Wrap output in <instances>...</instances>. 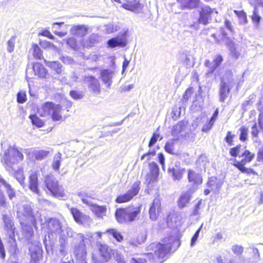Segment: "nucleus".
Returning a JSON list of instances; mask_svg holds the SVG:
<instances>
[{
    "label": "nucleus",
    "mask_w": 263,
    "mask_h": 263,
    "mask_svg": "<svg viewBox=\"0 0 263 263\" xmlns=\"http://www.w3.org/2000/svg\"><path fill=\"white\" fill-rule=\"evenodd\" d=\"M140 181H136L133 183L131 188L128 191L124 194H121L117 197L116 201L117 203H123L129 201L135 196L138 194L139 192Z\"/></svg>",
    "instance_id": "nucleus-10"
},
{
    "label": "nucleus",
    "mask_w": 263,
    "mask_h": 263,
    "mask_svg": "<svg viewBox=\"0 0 263 263\" xmlns=\"http://www.w3.org/2000/svg\"><path fill=\"white\" fill-rule=\"evenodd\" d=\"M194 92V89L193 87H191L188 88L184 92V94L183 96V101L186 102L191 97L192 94Z\"/></svg>",
    "instance_id": "nucleus-53"
},
{
    "label": "nucleus",
    "mask_w": 263,
    "mask_h": 263,
    "mask_svg": "<svg viewBox=\"0 0 263 263\" xmlns=\"http://www.w3.org/2000/svg\"><path fill=\"white\" fill-rule=\"evenodd\" d=\"M84 81L87 83L90 91L95 94L100 93V85L99 81L92 76L86 77Z\"/></svg>",
    "instance_id": "nucleus-23"
},
{
    "label": "nucleus",
    "mask_w": 263,
    "mask_h": 263,
    "mask_svg": "<svg viewBox=\"0 0 263 263\" xmlns=\"http://www.w3.org/2000/svg\"><path fill=\"white\" fill-rule=\"evenodd\" d=\"M23 158V155L16 148L9 146L2 154L1 162L7 171L13 173L15 166Z\"/></svg>",
    "instance_id": "nucleus-2"
},
{
    "label": "nucleus",
    "mask_w": 263,
    "mask_h": 263,
    "mask_svg": "<svg viewBox=\"0 0 263 263\" xmlns=\"http://www.w3.org/2000/svg\"><path fill=\"white\" fill-rule=\"evenodd\" d=\"M140 213L141 206L130 205L125 208L117 209L115 217L118 223L128 224L138 219Z\"/></svg>",
    "instance_id": "nucleus-3"
},
{
    "label": "nucleus",
    "mask_w": 263,
    "mask_h": 263,
    "mask_svg": "<svg viewBox=\"0 0 263 263\" xmlns=\"http://www.w3.org/2000/svg\"><path fill=\"white\" fill-rule=\"evenodd\" d=\"M4 229L9 238H13L15 236V227L12 218L7 215H3Z\"/></svg>",
    "instance_id": "nucleus-15"
},
{
    "label": "nucleus",
    "mask_w": 263,
    "mask_h": 263,
    "mask_svg": "<svg viewBox=\"0 0 263 263\" xmlns=\"http://www.w3.org/2000/svg\"><path fill=\"white\" fill-rule=\"evenodd\" d=\"M241 146L240 145H237L235 147L230 149V154L233 157H236L239 155H241L242 152L241 151Z\"/></svg>",
    "instance_id": "nucleus-51"
},
{
    "label": "nucleus",
    "mask_w": 263,
    "mask_h": 263,
    "mask_svg": "<svg viewBox=\"0 0 263 263\" xmlns=\"http://www.w3.org/2000/svg\"><path fill=\"white\" fill-rule=\"evenodd\" d=\"M105 31L107 33H111L118 31L119 26L116 24L109 23L105 25Z\"/></svg>",
    "instance_id": "nucleus-48"
},
{
    "label": "nucleus",
    "mask_w": 263,
    "mask_h": 263,
    "mask_svg": "<svg viewBox=\"0 0 263 263\" xmlns=\"http://www.w3.org/2000/svg\"><path fill=\"white\" fill-rule=\"evenodd\" d=\"M241 157H244L241 160L245 162L248 163L251 161L253 158L254 157V154H252L250 151L245 150L241 154Z\"/></svg>",
    "instance_id": "nucleus-45"
},
{
    "label": "nucleus",
    "mask_w": 263,
    "mask_h": 263,
    "mask_svg": "<svg viewBox=\"0 0 263 263\" xmlns=\"http://www.w3.org/2000/svg\"><path fill=\"white\" fill-rule=\"evenodd\" d=\"M44 183L47 190L55 197H64L65 196L63 187L60 185L55 178L52 175L45 176Z\"/></svg>",
    "instance_id": "nucleus-5"
},
{
    "label": "nucleus",
    "mask_w": 263,
    "mask_h": 263,
    "mask_svg": "<svg viewBox=\"0 0 263 263\" xmlns=\"http://www.w3.org/2000/svg\"><path fill=\"white\" fill-rule=\"evenodd\" d=\"M158 130L159 128H158L157 130L153 133V136L148 143V146L149 147L153 146L157 142L159 138L160 140H161L162 139V137L160 136V134L158 132Z\"/></svg>",
    "instance_id": "nucleus-43"
},
{
    "label": "nucleus",
    "mask_w": 263,
    "mask_h": 263,
    "mask_svg": "<svg viewBox=\"0 0 263 263\" xmlns=\"http://www.w3.org/2000/svg\"><path fill=\"white\" fill-rule=\"evenodd\" d=\"M30 51H32L33 55L36 59H41L42 58V53L41 50L39 46L36 44H33L30 49Z\"/></svg>",
    "instance_id": "nucleus-41"
},
{
    "label": "nucleus",
    "mask_w": 263,
    "mask_h": 263,
    "mask_svg": "<svg viewBox=\"0 0 263 263\" xmlns=\"http://www.w3.org/2000/svg\"><path fill=\"white\" fill-rule=\"evenodd\" d=\"M60 59L65 64L70 65L74 63L73 59L68 56H63L60 58Z\"/></svg>",
    "instance_id": "nucleus-64"
},
{
    "label": "nucleus",
    "mask_w": 263,
    "mask_h": 263,
    "mask_svg": "<svg viewBox=\"0 0 263 263\" xmlns=\"http://www.w3.org/2000/svg\"><path fill=\"white\" fill-rule=\"evenodd\" d=\"M106 232L112 235L118 241H121L123 240V236L115 229L107 230Z\"/></svg>",
    "instance_id": "nucleus-47"
},
{
    "label": "nucleus",
    "mask_w": 263,
    "mask_h": 263,
    "mask_svg": "<svg viewBox=\"0 0 263 263\" xmlns=\"http://www.w3.org/2000/svg\"><path fill=\"white\" fill-rule=\"evenodd\" d=\"M99 251L101 255L106 261H107L110 258L111 249L107 245L101 244Z\"/></svg>",
    "instance_id": "nucleus-34"
},
{
    "label": "nucleus",
    "mask_w": 263,
    "mask_h": 263,
    "mask_svg": "<svg viewBox=\"0 0 263 263\" xmlns=\"http://www.w3.org/2000/svg\"><path fill=\"white\" fill-rule=\"evenodd\" d=\"M117 2L118 3H122L121 0H111ZM126 2L122 5L123 8L124 9L132 11L135 13H139L143 9V5L140 3L139 1L137 0H123Z\"/></svg>",
    "instance_id": "nucleus-13"
},
{
    "label": "nucleus",
    "mask_w": 263,
    "mask_h": 263,
    "mask_svg": "<svg viewBox=\"0 0 263 263\" xmlns=\"http://www.w3.org/2000/svg\"><path fill=\"white\" fill-rule=\"evenodd\" d=\"M80 237L82 239V241L74 249V254L78 260H79L82 263H86V257L87 255L86 247L84 243V236L83 234H79Z\"/></svg>",
    "instance_id": "nucleus-14"
},
{
    "label": "nucleus",
    "mask_w": 263,
    "mask_h": 263,
    "mask_svg": "<svg viewBox=\"0 0 263 263\" xmlns=\"http://www.w3.org/2000/svg\"><path fill=\"white\" fill-rule=\"evenodd\" d=\"M70 96L75 100L81 99L84 97L83 91H77L76 90H71L70 91Z\"/></svg>",
    "instance_id": "nucleus-52"
},
{
    "label": "nucleus",
    "mask_w": 263,
    "mask_h": 263,
    "mask_svg": "<svg viewBox=\"0 0 263 263\" xmlns=\"http://www.w3.org/2000/svg\"><path fill=\"white\" fill-rule=\"evenodd\" d=\"M25 222L23 221L22 223H20L22 229L26 233V237H31L33 235V226L31 223L30 224H27Z\"/></svg>",
    "instance_id": "nucleus-38"
},
{
    "label": "nucleus",
    "mask_w": 263,
    "mask_h": 263,
    "mask_svg": "<svg viewBox=\"0 0 263 263\" xmlns=\"http://www.w3.org/2000/svg\"><path fill=\"white\" fill-rule=\"evenodd\" d=\"M45 221L44 217L42 216L41 213L37 211L30 223H31L33 227L36 230L37 228V224L40 223L41 225H42Z\"/></svg>",
    "instance_id": "nucleus-33"
},
{
    "label": "nucleus",
    "mask_w": 263,
    "mask_h": 263,
    "mask_svg": "<svg viewBox=\"0 0 263 263\" xmlns=\"http://www.w3.org/2000/svg\"><path fill=\"white\" fill-rule=\"evenodd\" d=\"M39 173L37 171H31L29 179V188L34 193L37 195V200L40 203L49 204L48 200L44 199L40 193L38 187V176Z\"/></svg>",
    "instance_id": "nucleus-7"
},
{
    "label": "nucleus",
    "mask_w": 263,
    "mask_h": 263,
    "mask_svg": "<svg viewBox=\"0 0 263 263\" xmlns=\"http://www.w3.org/2000/svg\"><path fill=\"white\" fill-rule=\"evenodd\" d=\"M202 224L200 227V228L196 231V232H195V234L194 235V236H193V237L192 238V239H191V246L192 247H193L195 243H196V241H197L198 237H199V233H200V231L202 228Z\"/></svg>",
    "instance_id": "nucleus-62"
},
{
    "label": "nucleus",
    "mask_w": 263,
    "mask_h": 263,
    "mask_svg": "<svg viewBox=\"0 0 263 263\" xmlns=\"http://www.w3.org/2000/svg\"><path fill=\"white\" fill-rule=\"evenodd\" d=\"M32 124L38 127H42L44 122L40 119L38 116H29Z\"/></svg>",
    "instance_id": "nucleus-50"
},
{
    "label": "nucleus",
    "mask_w": 263,
    "mask_h": 263,
    "mask_svg": "<svg viewBox=\"0 0 263 263\" xmlns=\"http://www.w3.org/2000/svg\"><path fill=\"white\" fill-rule=\"evenodd\" d=\"M187 178L189 181L196 185H198L202 183V178L201 175L195 172L193 170H189L188 172Z\"/></svg>",
    "instance_id": "nucleus-29"
},
{
    "label": "nucleus",
    "mask_w": 263,
    "mask_h": 263,
    "mask_svg": "<svg viewBox=\"0 0 263 263\" xmlns=\"http://www.w3.org/2000/svg\"><path fill=\"white\" fill-rule=\"evenodd\" d=\"M177 139H173L166 142L165 145V149L167 153L171 154H174L175 143Z\"/></svg>",
    "instance_id": "nucleus-42"
},
{
    "label": "nucleus",
    "mask_w": 263,
    "mask_h": 263,
    "mask_svg": "<svg viewBox=\"0 0 263 263\" xmlns=\"http://www.w3.org/2000/svg\"><path fill=\"white\" fill-rule=\"evenodd\" d=\"M26 77L33 78L37 76L40 78H46L48 74L47 70L40 63H35L33 64H28L26 70Z\"/></svg>",
    "instance_id": "nucleus-8"
},
{
    "label": "nucleus",
    "mask_w": 263,
    "mask_h": 263,
    "mask_svg": "<svg viewBox=\"0 0 263 263\" xmlns=\"http://www.w3.org/2000/svg\"><path fill=\"white\" fill-rule=\"evenodd\" d=\"M234 135H232V133L230 131H228L227 134V136L225 138V140L229 145H233V139Z\"/></svg>",
    "instance_id": "nucleus-63"
},
{
    "label": "nucleus",
    "mask_w": 263,
    "mask_h": 263,
    "mask_svg": "<svg viewBox=\"0 0 263 263\" xmlns=\"http://www.w3.org/2000/svg\"><path fill=\"white\" fill-rule=\"evenodd\" d=\"M62 160V155L60 152H58L54 156L52 163V167L55 171H59Z\"/></svg>",
    "instance_id": "nucleus-36"
},
{
    "label": "nucleus",
    "mask_w": 263,
    "mask_h": 263,
    "mask_svg": "<svg viewBox=\"0 0 263 263\" xmlns=\"http://www.w3.org/2000/svg\"><path fill=\"white\" fill-rule=\"evenodd\" d=\"M156 151L154 149L149 151L147 153L143 155L141 157V160H145L147 161L151 159V158L155 156Z\"/></svg>",
    "instance_id": "nucleus-55"
},
{
    "label": "nucleus",
    "mask_w": 263,
    "mask_h": 263,
    "mask_svg": "<svg viewBox=\"0 0 263 263\" xmlns=\"http://www.w3.org/2000/svg\"><path fill=\"white\" fill-rule=\"evenodd\" d=\"M44 115H58L61 110V106L51 102H47L42 105Z\"/></svg>",
    "instance_id": "nucleus-20"
},
{
    "label": "nucleus",
    "mask_w": 263,
    "mask_h": 263,
    "mask_svg": "<svg viewBox=\"0 0 263 263\" xmlns=\"http://www.w3.org/2000/svg\"><path fill=\"white\" fill-rule=\"evenodd\" d=\"M47 227L51 233L60 234L62 232V226L59 220L50 218L47 221Z\"/></svg>",
    "instance_id": "nucleus-25"
},
{
    "label": "nucleus",
    "mask_w": 263,
    "mask_h": 263,
    "mask_svg": "<svg viewBox=\"0 0 263 263\" xmlns=\"http://www.w3.org/2000/svg\"><path fill=\"white\" fill-rule=\"evenodd\" d=\"M191 132L188 122L182 121L173 127L172 134L178 140L188 136Z\"/></svg>",
    "instance_id": "nucleus-9"
},
{
    "label": "nucleus",
    "mask_w": 263,
    "mask_h": 263,
    "mask_svg": "<svg viewBox=\"0 0 263 263\" xmlns=\"http://www.w3.org/2000/svg\"><path fill=\"white\" fill-rule=\"evenodd\" d=\"M71 213L74 220L79 224H81L85 227L89 226L92 220L89 216L84 214L76 208H71Z\"/></svg>",
    "instance_id": "nucleus-12"
},
{
    "label": "nucleus",
    "mask_w": 263,
    "mask_h": 263,
    "mask_svg": "<svg viewBox=\"0 0 263 263\" xmlns=\"http://www.w3.org/2000/svg\"><path fill=\"white\" fill-rule=\"evenodd\" d=\"M67 44L72 49H76L77 48V40L74 37H69L67 40Z\"/></svg>",
    "instance_id": "nucleus-60"
},
{
    "label": "nucleus",
    "mask_w": 263,
    "mask_h": 263,
    "mask_svg": "<svg viewBox=\"0 0 263 263\" xmlns=\"http://www.w3.org/2000/svg\"><path fill=\"white\" fill-rule=\"evenodd\" d=\"M113 71L111 70L103 69L101 72V79L109 88L112 83Z\"/></svg>",
    "instance_id": "nucleus-28"
},
{
    "label": "nucleus",
    "mask_w": 263,
    "mask_h": 263,
    "mask_svg": "<svg viewBox=\"0 0 263 263\" xmlns=\"http://www.w3.org/2000/svg\"><path fill=\"white\" fill-rule=\"evenodd\" d=\"M9 173L14 174V177L21 184H23L24 183L25 177L22 168H18L16 171V167L15 166V171L13 173Z\"/></svg>",
    "instance_id": "nucleus-40"
},
{
    "label": "nucleus",
    "mask_w": 263,
    "mask_h": 263,
    "mask_svg": "<svg viewBox=\"0 0 263 263\" xmlns=\"http://www.w3.org/2000/svg\"><path fill=\"white\" fill-rule=\"evenodd\" d=\"M192 194L191 189L181 194L177 201L179 208L183 209L188 205L191 199Z\"/></svg>",
    "instance_id": "nucleus-24"
},
{
    "label": "nucleus",
    "mask_w": 263,
    "mask_h": 263,
    "mask_svg": "<svg viewBox=\"0 0 263 263\" xmlns=\"http://www.w3.org/2000/svg\"><path fill=\"white\" fill-rule=\"evenodd\" d=\"M15 37L12 36L8 42V51L11 52L14 50Z\"/></svg>",
    "instance_id": "nucleus-59"
},
{
    "label": "nucleus",
    "mask_w": 263,
    "mask_h": 263,
    "mask_svg": "<svg viewBox=\"0 0 263 263\" xmlns=\"http://www.w3.org/2000/svg\"><path fill=\"white\" fill-rule=\"evenodd\" d=\"M223 61V58L221 55L215 56L214 60L211 62L209 60L206 59L204 61V65L208 68L205 76L209 78L212 76L214 71L221 64Z\"/></svg>",
    "instance_id": "nucleus-11"
},
{
    "label": "nucleus",
    "mask_w": 263,
    "mask_h": 263,
    "mask_svg": "<svg viewBox=\"0 0 263 263\" xmlns=\"http://www.w3.org/2000/svg\"><path fill=\"white\" fill-rule=\"evenodd\" d=\"M183 8L193 9L200 6V0H177Z\"/></svg>",
    "instance_id": "nucleus-32"
},
{
    "label": "nucleus",
    "mask_w": 263,
    "mask_h": 263,
    "mask_svg": "<svg viewBox=\"0 0 263 263\" xmlns=\"http://www.w3.org/2000/svg\"><path fill=\"white\" fill-rule=\"evenodd\" d=\"M7 204L8 202H7L6 197L0 190V206L6 208L7 207Z\"/></svg>",
    "instance_id": "nucleus-61"
},
{
    "label": "nucleus",
    "mask_w": 263,
    "mask_h": 263,
    "mask_svg": "<svg viewBox=\"0 0 263 263\" xmlns=\"http://www.w3.org/2000/svg\"><path fill=\"white\" fill-rule=\"evenodd\" d=\"M234 12L238 16L240 24H245L247 23V15L243 11L235 10Z\"/></svg>",
    "instance_id": "nucleus-44"
},
{
    "label": "nucleus",
    "mask_w": 263,
    "mask_h": 263,
    "mask_svg": "<svg viewBox=\"0 0 263 263\" xmlns=\"http://www.w3.org/2000/svg\"><path fill=\"white\" fill-rule=\"evenodd\" d=\"M232 250L235 254L240 255L243 251V248L241 246L236 245L232 246Z\"/></svg>",
    "instance_id": "nucleus-57"
},
{
    "label": "nucleus",
    "mask_w": 263,
    "mask_h": 263,
    "mask_svg": "<svg viewBox=\"0 0 263 263\" xmlns=\"http://www.w3.org/2000/svg\"><path fill=\"white\" fill-rule=\"evenodd\" d=\"M161 211V204L160 199L159 198H155L149 210L150 219L153 221L156 220Z\"/></svg>",
    "instance_id": "nucleus-19"
},
{
    "label": "nucleus",
    "mask_w": 263,
    "mask_h": 263,
    "mask_svg": "<svg viewBox=\"0 0 263 263\" xmlns=\"http://www.w3.org/2000/svg\"><path fill=\"white\" fill-rule=\"evenodd\" d=\"M166 241H164V243ZM171 249L172 245L170 243H152L147 247L149 252L144 254L142 258H131L130 263H161L164 257Z\"/></svg>",
    "instance_id": "nucleus-1"
},
{
    "label": "nucleus",
    "mask_w": 263,
    "mask_h": 263,
    "mask_svg": "<svg viewBox=\"0 0 263 263\" xmlns=\"http://www.w3.org/2000/svg\"><path fill=\"white\" fill-rule=\"evenodd\" d=\"M45 62L47 66L55 71L57 74L62 73L63 71L62 66L59 62H50L45 60Z\"/></svg>",
    "instance_id": "nucleus-35"
},
{
    "label": "nucleus",
    "mask_w": 263,
    "mask_h": 263,
    "mask_svg": "<svg viewBox=\"0 0 263 263\" xmlns=\"http://www.w3.org/2000/svg\"><path fill=\"white\" fill-rule=\"evenodd\" d=\"M102 40L101 37L98 34L92 33L86 39L83 43L84 47L87 48L94 46L95 44L98 43Z\"/></svg>",
    "instance_id": "nucleus-31"
},
{
    "label": "nucleus",
    "mask_w": 263,
    "mask_h": 263,
    "mask_svg": "<svg viewBox=\"0 0 263 263\" xmlns=\"http://www.w3.org/2000/svg\"><path fill=\"white\" fill-rule=\"evenodd\" d=\"M221 33L223 35V37L226 38V44L229 48V49L231 51V56L235 59H237L240 55V53L238 49V46L235 45L232 40L230 39H227L226 37L227 34L221 30Z\"/></svg>",
    "instance_id": "nucleus-26"
},
{
    "label": "nucleus",
    "mask_w": 263,
    "mask_h": 263,
    "mask_svg": "<svg viewBox=\"0 0 263 263\" xmlns=\"http://www.w3.org/2000/svg\"><path fill=\"white\" fill-rule=\"evenodd\" d=\"M52 151L53 149L50 148L48 150L36 151L34 152V155L36 160H40L45 159Z\"/></svg>",
    "instance_id": "nucleus-37"
},
{
    "label": "nucleus",
    "mask_w": 263,
    "mask_h": 263,
    "mask_svg": "<svg viewBox=\"0 0 263 263\" xmlns=\"http://www.w3.org/2000/svg\"><path fill=\"white\" fill-rule=\"evenodd\" d=\"M33 205L26 203L20 206L16 212V217L18 218L20 223L23 221L30 222L37 211L33 209Z\"/></svg>",
    "instance_id": "nucleus-6"
},
{
    "label": "nucleus",
    "mask_w": 263,
    "mask_h": 263,
    "mask_svg": "<svg viewBox=\"0 0 263 263\" xmlns=\"http://www.w3.org/2000/svg\"><path fill=\"white\" fill-rule=\"evenodd\" d=\"M125 40L121 37L117 36L113 37L107 41V45L110 48H115L116 47H124L126 45Z\"/></svg>",
    "instance_id": "nucleus-30"
},
{
    "label": "nucleus",
    "mask_w": 263,
    "mask_h": 263,
    "mask_svg": "<svg viewBox=\"0 0 263 263\" xmlns=\"http://www.w3.org/2000/svg\"><path fill=\"white\" fill-rule=\"evenodd\" d=\"M149 168L150 172L147 173L146 177V183L147 185L156 181L159 175V167L156 163L154 162L151 163Z\"/></svg>",
    "instance_id": "nucleus-22"
},
{
    "label": "nucleus",
    "mask_w": 263,
    "mask_h": 263,
    "mask_svg": "<svg viewBox=\"0 0 263 263\" xmlns=\"http://www.w3.org/2000/svg\"><path fill=\"white\" fill-rule=\"evenodd\" d=\"M168 173L172 175L174 181H179L182 179L185 172V168L180 166V162H176L174 166H170Z\"/></svg>",
    "instance_id": "nucleus-21"
},
{
    "label": "nucleus",
    "mask_w": 263,
    "mask_h": 263,
    "mask_svg": "<svg viewBox=\"0 0 263 263\" xmlns=\"http://www.w3.org/2000/svg\"><path fill=\"white\" fill-rule=\"evenodd\" d=\"M83 203L90 206L91 211L99 218L103 219L106 215L107 208L105 205H99L96 204H92L90 201L86 199H82Z\"/></svg>",
    "instance_id": "nucleus-18"
},
{
    "label": "nucleus",
    "mask_w": 263,
    "mask_h": 263,
    "mask_svg": "<svg viewBox=\"0 0 263 263\" xmlns=\"http://www.w3.org/2000/svg\"><path fill=\"white\" fill-rule=\"evenodd\" d=\"M9 253L11 255L15 254L18 251V249L17 247L16 240H15V236L13 238H9Z\"/></svg>",
    "instance_id": "nucleus-39"
},
{
    "label": "nucleus",
    "mask_w": 263,
    "mask_h": 263,
    "mask_svg": "<svg viewBox=\"0 0 263 263\" xmlns=\"http://www.w3.org/2000/svg\"><path fill=\"white\" fill-rule=\"evenodd\" d=\"M26 92L20 91L17 95V101L19 103H23L26 101Z\"/></svg>",
    "instance_id": "nucleus-58"
},
{
    "label": "nucleus",
    "mask_w": 263,
    "mask_h": 263,
    "mask_svg": "<svg viewBox=\"0 0 263 263\" xmlns=\"http://www.w3.org/2000/svg\"><path fill=\"white\" fill-rule=\"evenodd\" d=\"M251 18L253 22L256 24L257 26L259 24L261 17L259 14V11L256 7H255L254 8Z\"/></svg>",
    "instance_id": "nucleus-46"
},
{
    "label": "nucleus",
    "mask_w": 263,
    "mask_h": 263,
    "mask_svg": "<svg viewBox=\"0 0 263 263\" xmlns=\"http://www.w3.org/2000/svg\"><path fill=\"white\" fill-rule=\"evenodd\" d=\"M217 116H212L211 119L208 123H206L202 128V131L207 132L212 128L214 122L216 120Z\"/></svg>",
    "instance_id": "nucleus-49"
},
{
    "label": "nucleus",
    "mask_w": 263,
    "mask_h": 263,
    "mask_svg": "<svg viewBox=\"0 0 263 263\" xmlns=\"http://www.w3.org/2000/svg\"><path fill=\"white\" fill-rule=\"evenodd\" d=\"M214 10L208 6L202 5L199 10L200 16L198 18V23L203 25H206L211 20L212 15Z\"/></svg>",
    "instance_id": "nucleus-17"
},
{
    "label": "nucleus",
    "mask_w": 263,
    "mask_h": 263,
    "mask_svg": "<svg viewBox=\"0 0 263 263\" xmlns=\"http://www.w3.org/2000/svg\"><path fill=\"white\" fill-rule=\"evenodd\" d=\"M235 81L233 72L231 70H227L221 78L219 84L220 101L224 102L228 97L230 90L233 87Z\"/></svg>",
    "instance_id": "nucleus-4"
},
{
    "label": "nucleus",
    "mask_w": 263,
    "mask_h": 263,
    "mask_svg": "<svg viewBox=\"0 0 263 263\" xmlns=\"http://www.w3.org/2000/svg\"><path fill=\"white\" fill-rule=\"evenodd\" d=\"M29 252L31 257L30 263H39V261L42 256L41 245L38 243H31L29 246Z\"/></svg>",
    "instance_id": "nucleus-16"
},
{
    "label": "nucleus",
    "mask_w": 263,
    "mask_h": 263,
    "mask_svg": "<svg viewBox=\"0 0 263 263\" xmlns=\"http://www.w3.org/2000/svg\"><path fill=\"white\" fill-rule=\"evenodd\" d=\"M240 130V135L239 139L242 141H245L247 139L248 129L245 126H242Z\"/></svg>",
    "instance_id": "nucleus-54"
},
{
    "label": "nucleus",
    "mask_w": 263,
    "mask_h": 263,
    "mask_svg": "<svg viewBox=\"0 0 263 263\" xmlns=\"http://www.w3.org/2000/svg\"><path fill=\"white\" fill-rule=\"evenodd\" d=\"M88 29V27L85 25H73L70 29V32L77 37H82L87 34Z\"/></svg>",
    "instance_id": "nucleus-27"
},
{
    "label": "nucleus",
    "mask_w": 263,
    "mask_h": 263,
    "mask_svg": "<svg viewBox=\"0 0 263 263\" xmlns=\"http://www.w3.org/2000/svg\"><path fill=\"white\" fill-rule=\"evenodd\" d=\"M217 181V178L215 177H211L209 178L207 182V185L211 188L212 191H214L215 185Z\"/></svg>",
    "instance_id": "nucleus-56"
}]
</instances>
